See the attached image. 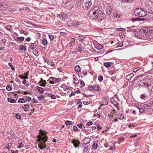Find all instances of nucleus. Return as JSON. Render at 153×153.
<instances>
[{
	"mask_svg": "<svg viewBox=\"0 0 153 153\" xmlns=\"http://www.w3.org/2000/svg\"><path fill=\"white\" fill-rule=\"evenodd\" d=\"M15 117H16V118L17 119L20 120L21 118V117L20 116L19 114L18 113L16 114Z\"/></svg>",
	"mask_w": 153,
	"mask_h": 153,
	"instance_id": "39",
	"label": "nucleus"
},
{
	"mask_svg": "<svg viewBox=\"0 0 153 153\" xmlns=\"http://www.w3.org/2000/svg\"><path fill=\"white\" fill-rule=\"evenodd\" d=\"M75 70L77 72H79L80 71V68L79 65H78L74 68Z\"/></svg>",
	"mask_w": 153,
	"mask_h": 153,
	"instance_id": "27",
	"label": "nucleus"
},
{
	"mask_svg": "<svg viewBox=\"0 0 153 153\" xmlns=\"http://www.w3.org/2000/svg\"><path fill=\"white\" fill-rule=\"evenodd\" d=\"M49 37L51 40V41H52L53 39L54 36L53 35H48Z\"/></svg>",
	"mask_w": 153,
	"mask_h": 153,
	"instance_id": "42",
	"label": "nucleus"
},
{
	"mask_svg": "<svg viewBox=\"0 0 153 153\" xmlns=\"http://www.w3.org/2000/svg\"><path fill=\"white\" fill-rule=\"evenodd\" d=\"M93 123L92 121H90L87 123V125L88 126H91L92 125Z\"/></svg>",
	"mask_w": 153,
	"mask_h": 153,
	"instance_id": "61",
	"label": "nucleus"
},
{
	"mask_svg": "<svg viewBox=\"0 0 153 153\" xmlns=\"http://www.w3.org/2000/svg\"><path fill=\"white\" fill-rule=\"evenodd\" d=\"M40 83V84H39L40 86H45L46 84V81L45 80H44L42 78H41V80L38 83Z\"/></svg>",
	"mask_w": 153,
	"mask_h": 153,
	"instance_id": "14",
	"label": "nucleus"
},
{
	"mask_svg": "<svg viewBox=\"0 0 153 153\" xmlns=\"http://www.w3.org/2000/svg\"><path fill=\"white\" fill-rule=\"evenodd\" d=\"M95 48L97 50H100L103 48V46L102 45L98 43L95 47Z\"/></svg>",
	"mask_w": 153,
	"mask_h": 153,
	"instance_id": "19",
	"label": "nucleus"
},
{
	"mask_svg": "<svg viewBox=\"0 0 153 153\" xmlns=\"http://www.w3.org/2000/svg\"><path fill=\"white\" fill-rule=\"evenodd\" d=\"M19 50H24V51H26L27 50L26 48L24 46L22 45L20 46L19 48Z\"/></svg>",
	"mask_w": 153,
	"mask_h": 153,
	"instance_id": "26",
	"label": "nucleus"
},
{
	"mask_svg": "<svg viewBox=\"0 0 153 153\" xmlns=\"http://www.w3.org/2000/svg\"><path fill=\"white\" fill-rule=\"evenodd\" d=\"M123 46V42H122L121 43H119L117 47H122Z\"/></svg>",
	"mask_w": 153,
	"mask_h": 153,
	"instance_id": "63",
	"label": "nucleus"
},
{
	"mask_svg": "<svg viewBox=\"0 0 153 153\" xmlns=\"http://www.w3.org/2000/svg\"><path fill=\"white\" fill-rule=\"evenodd\" d=\"M37 137L38 138L37 140L38 142L42 141L44 143V145H43V147L42 148L41 147H40V149H42L45 148L46 146L45 143V142L47 141V139H48L47 136L44 133H42L41 135H38Z\"/></svg>",
	"mask_w": 153,
	"mask_h": 153,
	"instance_id": "2",
	"label": "nucleus"
},
{
	"mask_svg": "<svg viewBox=\"0 0 153 153\" xmlns=\"http://www.w3.org/2000/svg\"><path fill=\"white\" fill-rule=\"evenodd\" d=\"M6 89L8 91H10L12 90V88L9 85H7L6 87Z\"/></svg>",
	"mask_w": 153,
	"mask_h": 153,
	"instance_id": "32",
	"label": "nucleus"
},
{
	"mask_svg": "<svg viewBox=\"0 0 153 153\" xmlns=\"http://www.w3.org/2000/svg\"><path fill=\"white\" fill-rule=\"evenodd\" d=\"M80 91L79 90H76L74 92L72 91V93L73 94V95H74L76 93H80Z\"/></svg>",
	"mask_w": 153,
	"mask_h": 153,
	"instance_id": "52",
	"label": "nucleus"
},
{
	"mask_svg": "<svg viewBox=\"0 0 153 153\" xmlns=\"http://www.w3.org/2000/svg\"><path fill=\"white\" fill-rule=\"evenodd\" d=\"M109 74L111 75H112L114 74L115 73V71H108Z\"/></svg>",
	"mask_w": 153,
	"mask_h": 153,
	"instance_id": "58",
	"label": "nucleus"
},
{
	"mask_svg": "<svg viewBox=\"0 0 153 153\" xmlns=\"http://www.w3.org/2000/svg\"><path fill=\"white\" fill-rule=\"evenodd\" d=\"M143 85H144V86L145 88L149 86L151 84V80L150 79H146L145 81V82L143 83Z\"/></svg>",
	"mask_w": 153,
	"mask_h": 153,
	"instance_id": "8",
	"label": "nucleus"
},
{
	"mask_svg": "<svg viewBox=\"0 0 153 153\" xmlns=\"http://www.w3.org/2000/svg\"><path fill=\"white\" fill-rule=\"evenodd\" d=\"M61 80L60 78L56 79L53 77H50L48 80L49 83L51 84L56 83Z\"/></svg>",
	"mask_w": 153,
	"mask_h": 153,
	"instance_id": "4",
	"label": "nucleus"
},
{
	"mask_svg": "<svg viewBox=\"0 0 153 153\" xmlns=\"http://www.w3.org/2000/svg\"><path fill=\"white\" fill-rule=\"evenodd\" d=\"M152 104L153 102L151 101L147 104H144L143 107L145 109H150V108L151 107Z\"/></svg>",
	"mask_w": 153,
	"mask_h": 153,
	"instance_id": "12",
	"label": "nucleus"
},
{
	"mask_svg": "<svg viewBox=\"0 0 153 153\" xmlns=\"http://www.w3.org/2000/svg\"><path fill=\"white\" fill-rule=\"evenodd\" d=\"M88 1H87L85 2V7L87 8H88L91 5V0H88Z\"/></svg>",
	"mask_w": 153,
	"mask_h": 153,
	"instance_id": "16",
	"label": "nucleus"
},
{
	"mask_svg": "<svg viewBox=\"0 0 153 153\" xmlns=\"http://www.w3.org/2000/svg\"><path fill=\"white\" fill-rule=\"evenodd\" d=\"M45 97L43 95H41L37 97V98L40 101L43 100L45 99Z\"/></svg>",
	"mask_w": 153,
	"mask_h": 153,
	"instance_id": "31",
	"label": "nucleus"
},
{
	"mask_svg": "<svg viewBox=\"0 0 153 153\" xmlns=\"http://www.w3.org/2000/svg\"><path fill=\"white\" fill-rule=\"evenodd\" d=\"M73 79L74 80V83L77 84L78 83L79 81L77 79L75 78L74 77L73 78Z\"/></svg>",
	"mask_w": 153,
	"mask_h": 153,
	"instance_id": "49",
	"label": "nucleus"
},
{
	"mask_svg": "<svg viewBox=\"0 0 153 153\" xmlns=\"http://www.w3.org/2000/svg\"><path fill=\"white\" fill-rule=\"evenodd\" d=\"M98 79L100 81H102L103 79V76L102 75H99L98 77Z\"/></svg>",
	"mask_w": 153,
	"mask_h": 153,
	"instance_id": "41",
	"label": "nucleus"
},
{
	"mask_svg": "<svg viewBox=\"0 0 153 153\" xmlns=\"http://www.w3.org/2000/svg\"><path fill=\"white\" fill-rule=\"evenodd\" d=\"M83 95H84V96L85 97H91V96H92L93 95H87V94H84V93H83Z\"/></svg>",
	"mask_w": 153,
	"mask_h": 153,
	"instance_id": "55",
	"label": "nucleus"
},
{
	"mask_svg": "<svg viewBox=\"0 0 153 153\" xmlns=\"http://www.w3.org/2000/svg\"><path fill=\"white\" fill-rule=\"evenodd\" d=\"M29 105L28 104H25L24 105V106H22V108L24 109L25 108L28 109L29 108Z\"/></svg>",
	"mask_w": 153,
	"mask_h": 153,
	"instance_id": "46",
	"label": "nucleus"
},
{
	"mask_svg": "<svg viewBox=\"0 0 153 153\" xmlns=\"http://www.w3.org/2000/svg\"><path fill=\"white\" fill-rule=\"evenodd\" d=\"M11 25H7L6 27L7 30H8L10 31L11 30Z\"/></svg>",
	"mask_w": 153,
	"mask_h": 153,
	"instance_id": "50",
	"label": "nucleus"
},
{
	"mask_svg": "<svg viewBox=\"0 0 153 153\" xmlns=\"http://www.w3.org/2000/svg\"><path fill=\"white\" fill-rule=\"evenodd\" d=\"M8 101L11 103H15L16 101V100L10 98H8L7 99Z\"/></svg>",
	"mask_w": 153,
	"mask_h": 153,
	"instance_id": "24",
	"label": "nucleus"
},
{
	"mask_svg": "<svg viewBox=\"0 0 153 153\" xmlns=\"http://www.w3.org/2000/svg\"><path fill=\"white\" fill-rule=\"evenodd\" d=\"M1 41L4 44L6 43L7 42V39L4 38H1Z\"/></svg>",
	"mask_w": 153,
	"mask_h": 153,
	"instance_id": "44",
	"label": "nucleus"
},
{
	"mask_svg": "<svg viewBox=\"0 0 153 153\" xmlns=\"http://www.w3.org/2000/svg\"><path fill=\"white\" fill-rule=\"evenodd\" d=\"M94 91H100V88L99 87L96 85H94Z\"/></svg>",
	"mask_w": 153,
	"mask_h": 153,
	"instance_id": "29",
	"label": "nucleus"
},
{
	"mask_svg": "<svg viewBox=\"0 0 153 153\" xmlns=\"http://www.w3.org/2000/svg\"><path fill=\"white\" fill-rule=\"evenodd\" d=\"M37 89L40 94H42L44 92V89L38 86Z\"/></svg>",
	"mask_w": 153,
	"mask_h": 153,
	"instance_id": "21",
	"label": "nucleus"
},
{
	"mask_svg": "<svg viewBox=\"0 0 153 153\" xmlns=\"http://www.w3.org/2000/svg\"><path fill=\"white\" fill-rule=\"evenodd\" d=\"M122 2L123 3H127L128 2H129L130 3L131 2V1H132V0H121Z\"/></svg>",
	"mask_w": 153,
	"mask_h": 153,
	"instance_id": "45",
	"label": "nucleus"
},
{
	"mask_svg": "<svg viewBox=\"0 0 153 153\" xmlns=\"http://www.w3.org/2000/svg\"><path fill=\"white\" fill-rule=\"evenodd\" d=\"M111 102L114 105H116L117 102L116 101H115L114 99L113 98H112L111 99Z\"/></svg>",
	"mask_w": 153,
	"mask_h": 153,
	"instance_id": "35",
	"label": "nucleus"
},
{
	"mask_svg": "<svg viewBox=\"0 0 153 153\" xmlns=\"http://www.w3.org/2000/svg\"><path fill=\"white\" fill-rule=\"evenodd\" d=\"M84 37L83 36H79L78 37L79 39L80 42H82L83 41H84Z\"/></svg>",
	"mask_w": 153,
	"mask_h": 153,
	"instance_id": "33",
	"label": "nucleus"
},
{
	"mask_svg": "<svg viewBox=\"0 0 153 153\" xmlns=\"http://www.w3.org/2000/svg\"><path fill=\"white\" fill-rule=\"evenodd\" d=\"M135 15L138 17H144L147 15L145 10L142 8H136L134 11Z\"/></svg>",
	"mask_w": 153,
	"mask_h": 153,
	"instance_id": "1",
	"label": "nucleus"
},
{
	"mask_svg": "<svg viewBox=\"0 0 153 153\" xmlns=\"http://www.w3.org/2000/svg\"><path fill=\"white\" fill-rule=\"evenodd\" d=\"M112 12V8L111 7H108L107 8V13L110 15Z\"/></svg>",
	"mask_w": 153,
	"mask_h": 153,
	"instance_id": "22",
	"label": "nucleus"
},
{
	"mask_svg": "<svg viewBox=\"0 0 153 153\" xmlns=\"http://www.w3.org/2000/svg\"><path fill=\"white\" fill-rule=\"evenodd\" d=\"M22 100H24V99H22V98H20L18 100V102H21V103H23L25 102V101H23Z\"/></svg>",
	"mask_w": 153,
	"mask_h": 153,
	"instance_id": "53",
	"label": "nucleus"
},
{
	"mask_svg": "<svg viewBox=\"0 0 153 153\" xmlns=\"http://www.w3.org/2000/svg\"><path fill=\"white\" fill-rule=\"evenodd\" d=\"M71 143L73 144L75 148H78L80 144V142L77 140L74 139L71 140Z\"/></svg>",
	"mask_w": 153,
	"mask_h": 153,
	"instance_id": "6",
	"label": "nucleus"
},
{
	"mask_svg": "<svg viewBox=\"0 0 153 153\" xmlns=\"http://www.w3.org/2000/svg\"><path fill=\"white\" fill-rule=\"evenodd\" d=\"M24 37L22 36L19 37L16 39H13L16 41H23L24 39Z\"/></svg>",
	"mask_w": 153,
	"mask_h": 153,
	"instance_id": "23",
	"label": "nucleus"
},
{
	"mask_svg": "<svg viewBox=\"0 0 153 153\" xmlns=\"http://www.w3.org/2000/svg\"><path fill=\"white\" fill-rule=\"evenodd\" d=\"M136 31V30L135 29H128L127 30V32H134Z\"/></svg>",
	"mask_w": 153,
	"mask_h": 153,
	"instance_id": "47",
	"label": "nucleus"
},
{
	"mask_svg": "<svg viewBox=\"0 0 153 153\" xmlns=\"http://www.w3.org/2000/svg\"><path fill=\"white\" fill-rule=\"evenodd\" d=\"M20 32L21 33L24 34L25 35H28V33L27 32L25 31L24 30H22L20 31Z\"/></svg>",
	"mask_w": 153,
	"mask_h": 153,
	"instance_id": "37",
	"label": "nucleus"
},
{
	"mask_svg": "<svg viewBox=\"0 0 153 153\" xmlns=\"http://www.w3.org/2000/svg\"><path fill=\"white\" fill-rule=\"evenodd\" d=\"M8 96H14L15 97V98L16 96V94H14V93L13 92H10V93H9L8 94Z\"/></svg>",
	"mask_w": 153,
	"mask_h": 153,
	"instance_id": "34",
	"label": "nucleus"
},
{
	"mask_svg": "<svg viewBox=\"0 0 153 153\" xmlns=\"http://www.w3.org/2000/svg\"><path fill=\"white\" fill-rule=\"evenodd\" d=\"M139 69H138V68H136L133 70V71L134 72H136Z\"/></svg>",
	"mask_w": 153,
	"mask_h": 153,
	"instance_id": "64",
	"label": "nucleus"
},
{
	"mask_svg": "<svg viewBox=\"0 0 153 153\" xmlns=\"http://www.w3.org/2000/svg\"><path fill=\"white\" fill-rule=\"evenodd\" d=\"M33 54L36 56H38L39 55V54L38 53V52L36 51L35 50L33 52Z\"/></svg>",
	"mask_w": 153,
	"mask_h": 153,
	"instance_id": "38",
	"label": "nucleus"
},
{
	"mask_svg": "<svg viewBox=\"0 0 153 153\" xmlns=\"http://www.w3.org/2000/svg\"><path fill=\"white\" fill-rule=\"evenodd\" d=\"M139 110L140 112L141 113H143L144 111V109L142 108H139Z\"/></svg>",
	"mask_w": 153,
	"mask_h": 153,
	"instance_id": "59",
	"label": "nucleus"
},
{
	"mask_svg": "<svg viewBox=\"0 0 153 153\" xmlns=\"http://www.w3.org/2000/svg\"><path fill=\"white\" fill-rule=\"evenodd\" d=\"M102 101L103 102V103L104 104H101L100 106H102L104 105H106L108 103V102L107 101V99L105 97H103L102 100Z\"/></svg>",
	"mask_w": 153,
	"mask_h": 153,
	"instance_id": "17",
	"label": "nucleus"
},
{
	"mask_svg": "<svg viewBox=\"0 0 153 153\" xmlns=\"http://www.w3.org/2000/svg\"><path fill=\"white\" fill-rule=\"evenodd\" d=\"M149 28V27H144L140 30V33L143 36L145 35L146 38H148Z\"/></svg>",
	"mask_w": 153,
	"mask_h": 153,
	"instance_id": "3",
	"label": "nucleus"
},
{
	"mask_svg": "<svg viewBox=\"0 0 153 153\" xmlns=\"http://www.w3.org/2000/svg\"><path fill=\"white\" fill-rule=\"evenodd\" d=\"M88 150V146H86L84 147L83 151L85 152H87Z\"/></svg>",
	"mask_w": 153,
	"mask_h": 153,
	"instance_id": "40",
	"label": "nucleus"
},
{
	"mask_svg": "<svg viewBox=\"0 0 153 153\" xmlns=\"http://www.w3.org/2000/svg\"><path fill=\"white\" fill-rule=\"evenodd\" d=\"M97 143H94L92 145V147L94 149H97Z\"/></svg>",
	"mask_w": 153,
	"mask_h": 153,
	"instance_id": "48",
	"label": "nucleus"
},
{
	"mask_svg": "<svg viewBox=\"0 0 153 153\" xmlns=\"http://www.w3.org/2000/svg\"><path fill=\"white\" fill-rule=\"evenodd\" d=\"M59 17L62 20H64L67 19V17L64 14H60L59 15Z\"/></svg>",
	"mask_w": 153,
	"mask_h": 153,
	"instance_id": "18",
	"label": "nucleus"
},
{
	"mask_svg": "<svg viewBox=\"0 0 153 153\" xmlns=\"http://www.w3.org/2000/svg\"><path fill=\"white\" fill-rule=\"evenodd\" d=\"M7 7V6L5 3L3 2L0 3V8L1 10H4L6 9Z\"/></svg>",
	"mask_w": 153,
	"mask_h": 153,
	"instance_id": "11",
	"label": "nucleus"
},
{
	"mask_svg": "<svg viewBox=\"0 0 153 153\" xmlns=\"http://www.w3.org/2000/svg\"><path fill=\"white\" fill-rule=\"evenodd\" d=\"M134 75L133 73H131L130 74H128L126 76V79L129 81H130L131 79V78Z\"/></svg>",
	"mask_w": 153,
	"mask_h": 153,
	"instance_id": "15",
	"label": "nucleus"
},
{
	"mask_svg": "<svg viewBox=\"0 0 153 153\" xmlns=\"http://www.w3.org/2000/svg\"><path fill=\"white\" fill-rule=\"evenodd\" d=\"M73 129L74 131H77L78 130L77 127L75 126H74L73 127Z\"/></svg>",
	"mask_w": 153,
	"mask_h": 153,
	"instance_id": "62",
	"label": "nucleus"
},
{
	"mask_svg": "<svg viewBox=\"0 0 153 153\" xmlns=\"http://www.w3.org/2000/svg\"><path fill=\"white\" fill-rule=\"evenodd\" d=\"M19 145L17 147L18 148L20 149L21 148L23 147L24 146L23 145L22 143H19Z\"/></svg>",
	"mask_w": 153,
	"mask_h": 153,
	"instance_id": "57",
	"label": "nucleus"
},
{
	"mask_svg": "<svg viewBox=\"0 0 153 153\" xmlns=\"http://www.w3.org/2000/svg\"><path fill=\"white\" fill-rule=\"evenodd\" d=\"M141 19L139 18H133L131 19V21L132 22H134L136 21H141Z\"/></svg>",
	"mask_w": 153,
	"mask_h": 153,
	"instance_id": "28",
	"label": "nucleus"
},
{
	"mask_svg": "<svg viewBox=\"0 0 153 153\" xmlns=\"http://www.w3.org/2000/svg\"><path fill=\"white\" fill-rule=\"evenodd\" d=\"M146 9L148 13H152L153 12L152 10H151V7L149 5H146Z\"/></svg>",
	"mask_w": 153,
	"mask_h": 153,
	"instance_id": "20",
	"label": "nucleus"
},
{
	"mask_svg": "<svg viewBox=\"0 0 153 153\" xmlns=\"http://www.w3.org/2000/svg\"><path fill=\"white\" fill-rule=\"evenodd\" d=\"M42 43L43 45H45L48 43V42L46 39H44L42 40Z\"/></svg>",
	"mask_w": 153,
	"mask_h": 153,
	"instance_id": "30",
	"label": "nucleus"
},
{
	"mask_svg": "<svg viewBox=\"0 0 153 153\" xmlns=\"http://www.w3.org/2000/svg\"><path fill=\"white\" fill-rule=\"evenodd\" d=\"M12 144L10 143H8L7 145L6 146V148L9 150L10 147L11 146Z\"/></svg>",
	"mask_w": 153,
	"mask_h": 153,
	"instance_id": "43",
	"label": "nucleus"
},
{
	"mask_svg": "<svg viewBox=\"0 0 153 153\" xmlns=\"http://www.w3.org/2000/svg\"><path fill=\"white\" fill-rule=\"evenodd\" d=\"M111 63L112 62H105L104 63V65L106 68H108L111 65Z\"/></svg>",
	"mask_w": 153,
	"mask_h": 153,
	"instance_id": "25",
	"label": "nucleus"
},
{
	"mask_svg": "<svg viewBox=\"0 0 153 153\" xmlns=\"http://www.w3.org/2000/svg\"><path fill=\"white\" fill-rule=\"evenodd\" d=\"M26 98L27 100V101H30L31 100V98L28 96H26Z\"/></svg>",
	"mask_w": 153,
	"mask_h": 153,
	"instance_id": "60",
	"label": "nucleus"
},
{
	"mask_svg": "<svg viewBox=\"0 0 153 153\" xmlns=\"http://www.w3.org/2000/svg\"><path fill=\"white\" fill-rule=\"evenodd\" d=\"M68 25L69 27H75L79 25V23L76 22L69 21L68 22Z\"/></svg>",
	"mask_w": 153,
	"mask_h": 153,
	"instance_id": "9",
	"label": "nucleus"
},
{
	"mask_svg": "<svg viewBox=\"0 0 153 153\" xmlns=\"http://www.w3.org/2000/svg\"><path fill=\"white\" fill-rule=\"evenodd\" d=\"M38 146L40 148V147H43V143H42V142H40V143L38 145Z\"/></svg>",
	"mask_w": 153,
	"mask_h": 153,
	"instance_id": "54",
	"label": "nucleus"
},
{
	"mask_svg": "<svg viewBox=\"0 0 153 153\" xmlns=\"http://www.w3.org/2000/svg\"><path fill=\"white\" fill-rule=\"evenodd\" d=\"M98 12H97V9L94 10V9H92L91 10L89 11L88 13V15L89 16H90L92 14L94 15H95L96 14H98ZM98 17V15H96L94 18V19H96Z\"/></svg>",
	"mask_w": 153,
	"mask_h": 153,
	"instance_id": "5",
	"label": "nucleus"
},
{
	"mask_svg": "<svg viewBox=\"0 0 153 153\" xmlns=\"http://www.w3.org/2000/svg\"><path fill=\"white\" fill-rule=\"evenodd\" d=\"M82 47L81 45H80L78 47V50L80 52H81V51L82 50Z\"/></svg>",
	"mask_w": 153,
	"mask_h": 153,
	"instance_id": "51",
	"label": "nucleus"
},
{
	"mask_svg": "<svg viewBox=\"0 0 153 153\" xmlns=\"http://www.w3.org/2000/svg\"><path fill=\"white\" fill-rule=\"evenodd\" d=\"M69 123H70V121H68V120L66 121L65 122V124L67 125V126L68 125L69 126L70 125H73V124H69Z\"/></svg>",
	"mask_w": 153,
	"mask_h": 153,
	"instance_id": "56",
	"label": "nucleus"
},
{
	"mask_svg": "<svg viewBox=\"0 0 153 153\" xmlns=\"http://www.w3.org/2000/svg\"><path fill=\"white\" fill-rule=\"evenodd\" d=\"M76 6L78 10L80 11L83 9V5H82L83 3V2H76Z\"/></svg>",
	"mask_w": 153,
	"mask_h": 153,
	"instance_id": "7",
	"label": "nucleus"
},
{
	"mask_svg": "<svg viewBox=\"0 0 153 153\" xmlns=\"http://www.w3.org/2000/svg\"><path fill=\"white\" fill-rule=\"evenodd\" d=\"M8 65L11 67V69L12 71H14L15 70V68H13V65H12L11 63H8Z\"/></svg>",
	"mask_w": 153,
	"mask_h": 153,
	"instance_id": "36",
	"label": "nucleus"
},
{
	"mask_svg": "<svg viewBox=\"0 0 153 153\" xmlns=\"http://www.w3.org/2000/svg\"><path fill=\"white\" fill-rule=\"evenodd\" d=\"M149 29L148 39H152L153 38V29L151 27H150Z\"/></svg>",
	"mask_w": 153,
	"mask_h": 153,
	"instance_id": "10",
	"label": "nucleus"
},
{
	"mask_svg": "<svg viewBox=\"0 0 153 153\" xmlns=\"http://www.w3.org/2000/svg\"><path fill=\"white\" fill-rule=\"evenodd\" d=\"M91 141V139L89 137H87L84 138L83 140V142L85 144H87L89 143Z\"/></svg>",
	"mask_w": 153,
	"mask_h": 153,
	"instance_id": "13",
	"label": "nucleus"
}]
</instances>
